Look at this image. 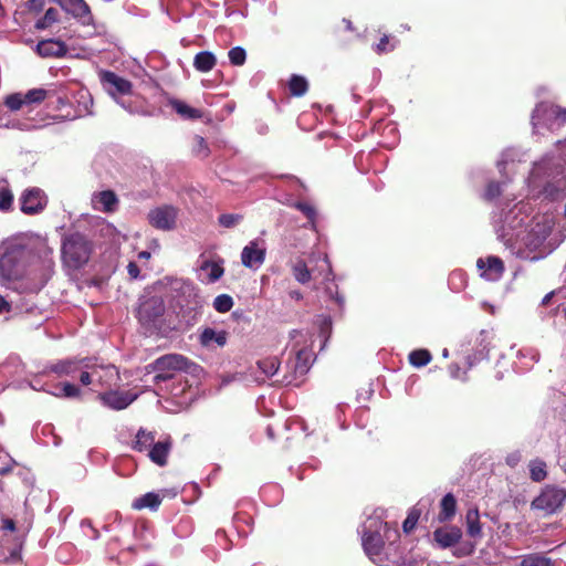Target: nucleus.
<instances>
[{
	"label": "nucleus",
	"instance_id": "obj_1",
	"mask_svg": "<svg viewBox=\"0 0 566 566\" xmlns=\"http://www.w3.org/2000/svg\"><path fill=\"white\" fill-rule=\"evenodd\" d=\"M92 252L93 243L83 233H70L62 241V262L71 270L82 269L90 261Z\"/></svg>",
	"mask_w": 566,
	"mask_h": 566
},
{
	"label": "nucleus",
	"instance_id": "obj_2",
	"mask_svg": "<svg viewBox=\"0 0 566 566\" xmlns=\"http://www.w3.org/2000/svg\"><path fill=\"white\" fill-rule=\"evenodd\" d=\"M189 367L187 357L180 354H167L160 356L151 364L146 366L148 373H155L154 385L171 380L179 371H185Z\"/></svg>",
	"mask_w": 566,
	"mask_h": 566
},
{
	"label": "nucleus",
	"instance_id": "obj_3",
	"mask_svg": "<svg viewBox=\"0 0 566 566\" xmlns=\"http://www.w3.org/2000/svg\"><path fill=\"white\" fill-rule=\"evenodd\" d=\"M384 537L388 543L380 551L379 557H374V563L379 566H405L403 549L398 543L400 533L388 523L384 524Z\"/></svg>",
	"mask_w": 566,
	"mask_h": 566
},
{
	"label": "nucleus",
	"instance_id": "obj_4",
	"mask_svg": "<svg viewBox=\"0 0 566 566\" xmlns=\"http://www.w3.org/2000/svg\"><path fill=\"white\" fill-rule=\"evenodd\" d=\"M532 124L534 127L559 128L566 124V108L552 102H541L533 109Z\"/></svg>",
	"mask_w": 566,
	"mask_h": 566
},
{
	"label": "nucleus",
	"instance_id": "obj_5",
	"mask_svg": "<svg viewBox=\"0 0 566 566\" xmlns=\"http://www.w3.org/2000/svg\"><path fill=\"white\" fill-rule=\"evenodd\" d=\"M25 249L21 245L8 248L0 258V275L7 281H17L23 276L22 260Z\"/></svg>",
	"mask_w": 566,
	"mask_h": 566
},
{
	"label": "nucleus",
	"instance_id": "obj_6",
	"mask_svg": "<svg viewBox=\"0 0 566 566\" xmlns=\"http://www.w3.org/2000/svg\"><path fill=\"white\" fill-rule=\"evenodd\" d=\"M566 501V489L557 485H546L538 496L532 501V509L553 514L562 509Z\"/></svg>",
	"mask_w": 566,
	"mask_h": 566
},
{
	"label": "nucleus",
	"instance_id": "obj_7",
	"mask_svg": "<svg viewBox=\"0 0 566 566\" xmlns=\"http://www.w3.org/2000/svg\"><path fill=\"white\" fill-rule=\"evenodd\" d=\"M20 210L28 216L42 212L48 205L45 192L36 187L25 189L20 198Z\"/></svg>",
	"mask_w": 566,
	"mask_h": 566
},
{
	"label": "nucleus",
	"instance_id": "obj_8",
	"mask_svg": "<svg viewBox=\"0 0 566 566\" xmlns=\"http://www.w3.org/2000/svg\"><path fill=\"white\" fill-rule=\"evenodd\" d=\"M99 80L104 88L109 95H129L133 92V84L127 78H124L112 71L103 70L99 72Z\"/></svg>",
	"mask_w": 566,
	"mask_h": 566
},
{
	"label": "nucleus",
	"instance_id": "obj_9",
	"mask_svg": "<svg viewBox=\"0 0 566 566\" xmlns=\"http://www.w3.org/2000/svg\"><path fill=\"white\" fill-rule=\"evenodd\" d=\"M177 212L170 206L153 209L148 213L149 223L159 230H171L176 224Z\"/></svg>",
	"mask_w": 566,
	"mask_h": 566
},
{
	"label": "nucleus",
	"instance_id": "obj_10",
	"mask_svg": "<svg viewBox=\"0 0 566 566\" xmlns=\"http://www.w3.org/2000/svg\"><path fill=\"white\" fill-rule=\"evenodd\" d=\"M99 400L108 408L123 410L127 408L136 398V395L129 391L109 390L98 395Z\"/></svg>",
	"mask_w": 566,
	"mask_h": 566
},
{
	"label": "nucleus",
	"instance_id": "obj_11",
	"mask_svg": "<svg viewBox=\"0 0 566 566\" xmlns=\"http://www.w3.org/2000/svg\"><path fill=\"white\" fill-rule=\"evenodd\" d=\"M172 449V439L170 436H166L163 440L154 441L150 449L148 450L149 460L156 465L163 468L168 464V458Z\"/></svg>",
	"mask_w": 566,
	"mask_h": 566
},
{
	"label": "nucleus",
	"instance_id": "obj_12",
	"mask_svg": "<svg viewBox=\"0 0 566 566\" xmlns=\"http://www.w3.org/2000/svg\"><path fill=\"white\" fill-rule=\"evenodd\" d=\"M476 266L482 270L481 275L489 281H497L502 277L505 266L502 259L490 255L485 260L478 259Z\"/></svg>",
	"mask_w": 566,
	"mask_h": 566
},
{
	"label": "nucleus",
	"instance_id": "obj_13",
	"mask_svg": "<svg viewBox=\"0 0 566 566\" xmlns=\"http://www.w3.org/2000/svg\"><path fill=\"white\" fill-rule=\"evenodd\" d=\"M229 333L224 329L217 331L212 327H203L199 334V344L208 349L221 348L228 343Z\"/></svg>",
	"mask_w": 566,
	"mask_h": 566
},
{
	"label": "nucleus",
	"instance_id": "obj_14",
	"mask_svg": "<svg viewBox=\"0 0 566 566\" xmlns=\"http://www.w3.org/2000/svg\"><path fill=\"white\" fill-rule=\"evenodd\" d=\"M311 357V352L307 349H300L293 360V377L285 376L281 382L284 385H292L294 381L298 380V378L303 377L310 370Z\"/></svg>",
	"mask_w": 566,
	"mask_h": 566
},
{
	"label": "nucleus",
	"instance_id": "obj_15",
	"mask_svg": "<svg viewBox=\"0 0 566 566\" xmlns=\"http://www.w3.org/2000/svg\"><path fill=\"white\" fill-rule=\"evenodd\" d=\"M462 531L458 526H443L433 532V538L441 548H449L459 543Z\"/></svg>",
	"mask_w": 566,
	"mask_h": 566
},
{
	"label": "nucleus",
	"instance_id": "obj_16",
	"mask_svg": "<svg viewBox=\"0 0 566 566\" xmlns=\"http://www.w3.org/2000/svg\"><path fill=\"white\" fill-rule=\"evenodd\" d=\"M36 53L42 57H63L67 53V46L61 40L46 39L36 44Z\"/></svg>",
	"mask_w": 566,
	"mask_h": 566
},
{
	"label": "nucleus",
	"instance_id": "obj_17",
	"mask_svg": "<svg viewBox=\"0 0 566 566\" xmlns=\"http://www.w3.org/2000/svg\"><path fill=\"white\" fill-rule=\"evenodd\" d=\"M265 250L258 248L255 241H251L247 247L243 248L241 253L242 264L247 268L259 266L264 262Z\"/></svg>",
	"mask_w": 566,
	"mask_h": 566
},
{
	"label": "nucleus",
	"instance_id": "obj_18",
	"mask_svg": "<svg viewBox=\"0 0 566 566\" xmlns=\"http://www.w3.org/2000/svg\"><path fill=\"white\" fill-rule=\"evenodd\" d=\"M385 544L382 535L378 532H365L363 535L364 551L373 562L374 557H379Z\"/></svg>",
	"mask_w": 566,
	"mask_h": 566
},
{
	"label": "nucleus",
	"instance_id": "obj_19",
	"mask_svg": "<svg viewBox=\"0 0 566 566\" xmlns=\"http://www.w3.org/2000/svg\"><path fill=\"white\" fill-rule=\"evenodd\" d=\"M168 105L182 118L196 120L202 118L203 114L200 109L189 106L181 99L169 98Z\"/></svg>",
	"mask_w": 566,
	"mask_h": 566
},
{
	"label": "nucleus",
	"instance_id": "obj_20",
	"mask_svg": "<svg viewBox=\"0 0 566 566\" xmlns=\"http://www.w3.org/2000/svg\"><path fill=\"white\" fill-rule=\"evenodd\" d=\"M163 502V497L155 492H148L137 499L132 503V507L134 510L140 511L144 509H149L150 511H157Z\"/></svg>",
	"mask_w": 566,
	"mask_h": 566
},
{
	"label": "nucleus",
	"instance_id": "obj_21",
	"mask_svg": "<svg viewBox=\"0 0 566 566\" xmlns=\"http://www.w3.org/2000/svg\"><path fill=\"white\" fill-rule=\"evenodd\" d=\"M457 513V500L452 493L446 494L440 502L439 522H448Z\"/></svg>",
	"mask_w": 566,
	"mask_h": 566
},
{
	"label": "nucleus",
	"instance_id": "obj_22",
	"mask_svg": "<svg viewBox=\"0 0 566 566\" xmlns=\"http://www.w3.org/2000/svg\"><path fill=\"white\" fill-rule=\"evenodd\" d=\"M155 438V432L139 428L132 443V449L137 452L148 451L151 444H154Z\"/></svg>",
	"mask_w": 566,
	"mask_h": 566
},
{
	"label": "nucleus",
	"instance_id": "obj_23",
	"mask_svg": "<svg viewBox=\"0 0 566 566\" xmlns=\"http://www.w3.org/2000/svg\"><path fill=\"white\" fill-rule=\"evenodd\" d=\"M217 64L214 54L210 51H201L193 57V67L202 73L210 72Z\"/></svg>",
	"mask_w": 566,
	"mask_h": 566
},
{
	"label": "nucleus",
	"instance_id": "obj_24",
	"mask_svg": "<svg viewBox=\"0 0 566 566\" xmlns=\"http://www.w3.org/2000/svg\"><path fill=\"white\" fill-rule=\"evenodd\" d=\"M94 200L102 205V211L112 213L118 206V198L113 190H103L94 196Z\"/></svg>",
	"mask_w": 566,
	"mask_h": 566
},
{
	"label": "nucleus",
	"instance_id": "obj_25",
	"mask_svg": "<svg viewBox=\"0 0 566 566\" xmlns=\"http://www.w3.org/2000/svg\"><path fill=\"white\" fill-rule=\"evenodd\" d=\"M467 533L471 537L482 536V526L480 523V515L478 509H470L465 515Z\"/></svg>",
	"mask_w": 566,
	"mask_h": 566
},
{
	"label": "nucleus",
	"instance_id": "obj_26",
	"mask_svg": "<svg viewBox=\"0 0 566 566\" xmlns=\"http://www.w3.org/2000/svg\"><path fill=\"white\" fill-rule=\"evenodd\" d=\"M528 469L530 478L534 482H542L547 478V464L541 459L531 460Z\"/></svg>",
	"mask_w": 566,
	"mask_h": 566
},
{
	"label": "nucleus",
	"instance_id": "obj_27",
	"mask_svg": "<svg viewBox=\"0 0 566 566\" xmlns=\"http://www.w3.org/2000/svg\"><path fill=\"white\" fill-rule=\"evenodd\" d=\"M292 273L301 284H307L312 280V271L307 268L304 260L300 259L293 264Z\"/></svg>",
	"mask_w": 566,
	"mask_h": 566
},
{
	"label": "nucleus",
	"instance_id": "obj_28",
	"mask_svg": "<svg viewBox=\"0 0 566 566\" xmlns=\"http://www.w3.org/2000/svg\"><path fill=\"white\" fill-rule=\"evenodd\" d=\"M289 90L292 96H303L308 90V83L304 76L293 74L289 81Z\"/></svg>",
	"mask_w": 566,
	"mask_h": 566
},
{
	"label": "nucleus",
	"instance_id": "obj_29",
	"mask_svg": "<svg viewBox=\"0 0 566 566\" xmlns=\"http://www.w3.org/2000/svg\"><path fill=\"white\" fill-rule=\"evenodd\" d=\"M60 19V13L57 11V9L55 8H49L44 15L42 18H40L35 24H34V28L36 30H45V29H49L51 28L54 23H56Z\"/></svg>",
	"mask_w": 566,
	"mask_h": 566
},
{
	"label": "nucleus",
	"instance_id": "obj_30",
	"mask_svg": "<svg viewBox=\"0 0 566 566\" xmlns=\"http://www.w3.org/2000/svg\"><path fill=\"white\" fill-rule=\"evenodd\" d=\"M409 363L413 367L420 368L428 365L431 359V353L428 349H415L409 354Z\"/></svg>",
	"mask_w": 566,
	"mask_h": 566
},
{
	"label": "nucleus",
	"instance_id": "obj_31",
	"mask_svg": "<svg viewBox=\"0 0 566 566\" xmlns=\"http://www.w3.org/2000/svg\"><path fill=\"white\" fill-rule=\"evenodd\" d=\"M259 369L266 376L272 377L274 376L279 368H280V360L277 357H266L264 359L259 360L258 363Z\"/></svg>",
	"mask_w": 566,
	"mask_h": 566
},
{
	"label": "nucleus",
	"instance_id": "obj_32",
	"mask_svg": "<svg viewBox=\"0 0 566 566\" xmlns=\"http://www.w3.org/2000/svg\"><path fill=\"white\" fill-rule=\"evenodd\" d=\"M56 391L54 392V396L59 398H80L81 397V389L71 384V382H63L57 385Z\"/></svg>",
	"mask_w": 566,
	"mask_h": 566
},
{
	"label": "nucleus",
	"instance_id": "obj_33",
	"mask_svg": "<svg viewBox=\"0 0 566 566\" xmlns=\"http://www.w3.org/2000/svg\"><path fill=\"white\" fill-rule=\"evenodd\" d=\"M201 270H208L210 269V273H209V281L210 282H216L218 280L221 279V276L223 275L224 273V269L222 266V261L220 262H214V261H205L202 264H201Z\"/></svg>",
	"mask_w": 566,
	"mask_h": 566
},
{
	"label": "nucleus",
	"instance_id": "obj_34",
	"mask_svg": "<svg viewBox=\"0 0 566 566\" xmlns=\"http://www.w3.org/2000/svg\"><path fill=\"white\" fill-rule=\"evenodd\" d=\"M97 368L99 370V375H102V382H99L102 386H111L119 379V374L115 366Z\"/></svg>",
	"mask_w": 566,
	"mask_h": 566
},
{
	"label": "nucleus",
	"instance_id": "obj_35",
	"mask_svg": "<svg viewBox=\"0 0 566 566\" xmlns=\"http://www.w3.org/2000/svg\"><path fill=\"white\" fill-rule=\"evenodd\" d=\"M14 196L8 187L0 188V211L11 212L13 210Z\"/></svg>",
	"mask_w": 566,
	"mask_h": 566
},
{
	"label": "nucleus",
	"instance_id": "obj_36",
	"mask_svg": "<svg viewBox=\"0 0 566 566\" xmlns=\"http://www.w3.org/2000/svg\"><path fill=\"white\" fill-rule=\"evenodd\" d=\"M48 95L49 92L44 88H32L24 94L23 101L27 102V105L40 104L48 97Z\"/></svg>",
	"mask_w": 566,
	"mask_h": 566
},
{
	"label": "nucleus",
	"instance_id": "obj_37",
	"mask_svg": "<svg viewBox=\"0 0 566 566\" xmlns=\"http://www.w3.org/2000/svg\"><path fill=\"white\" fill-rule=\"evenodd\" d=\"M233 306V300L228 294H220L213 301V307L219 313H227Z\"/></svg>",
	"mask_w": 566,
	"mask_h": 566
},
{
	"label": "nucleus",
	"instance_id": "obj_38",
	"mask_svg": "<svg viewBox=\"0 0 566 566\" xmlns=\"http://www.w3.org/2000/svg\"><path fill=\"white\" fill-rule=\"evenodd\" d=\"M230 63L234 66H241L245 63L247 53L241 46H234L228 52Z\"/></svg>",
	"mask_w": 566,
	"mask_h": 566
},
{
	"label": "nucleus",
	"instance_id": "obj_39",
	"mask_svg": "<svg viewBox=\"0 0 566 566\" xmlns=\"http://www.w3.org/2000/svg\"><path fill=\"white\" fill-rule=\"evenodd\" d=\"M24 98V94H21V93H14V94H10L6 97L4 99V105L10 109V111H19L23 105H27V102L23 101Z\"/></svg>",
	"mask_w": 566,
	"mask_h": 566
},
{
	"label": "nucleus",
	"instance_id": "obj_40",
	"mask_svg": "<svg viewBox=\"0 0 566 566\" xmlns=\"http://www.w3.org/2000/svg\"><path fill=\"white\" fill-rule=\"evenodd\" d=\"M78 369V364L74 361H61L53 367V371L59 375H73Z\"/></svg>",
	"mask_w": 566,
	"mask_h": 566
},
{
	"label": "nucleus",
	"instance_id": "obj_41",
	"mask_svg": "<svg viewBox=\"0 0 566 566\" xmlns=\"http://www.w3.org/2000/svg\"><path fill=\"white\" fill-rule=\"evenodd\" d=\"M395 48H396L395 43L390 42V36L387 34H382L379 42L377 44H375L373 49L378 55H381V54L394 51Z\"/></svg>",
	"mask_w": 566,
	"mask_h": 566
},
{
	"label": "nucleus",
	"instance_id": "obj_42",
	"mask_svg": "<svg viewBox=\"0 0 566 566\" xmlns=\"http://www.w3.org/2000/svg\"><path fill=\"white\" fill-rule=\"evenodd\" d=\"M243 219L242 214L238 213H223L218 218V222L220 226L224 228H232L237 226Z\"/></svg>",
	"mask_w": 566,
	"mask_h": 566
},
{
	"label": "nucleus",
	"instance_id": "obj_43",
	"mask_svg": "<svg viewBox=\"0 0 566 566\" xmlns=\"http://www.w3.org/2000/svg\"><path fill=\"white\" fill-rule=\"evenodd\" d=\"M102 382V375H99V370L96 366L92 368V371H81L80 381L84 386H88L94 382V380Z\"/></svg>",
	"mask_w": 566,
	"mask_h": 566
},
{
	"label": "nucleus",
	"instance_id": "obj_44",
	"mask_svg": "<svg viewBox=\"0 0 566 566\" xmlns=\"http://www.w3.org/2000/svg\"><path fill=\"white\" fill-rule=\"evenodd\" d=\"M420 517V511L418 509H412L406 520L402 523V528L405 533H410L417 525Z\"/></svg>",
	"mask_w": 566,
	"mask_h": 566
},
{
	"label": "nucleus",
	"instance_id": "obj_45",
	"mask_svg": "<svg viewBox=\"0 0 566 566\" xmlns=\"http://www.w3.org/2000/svg\"><path fill=\"white\" fill-rule=\"evenodd\" d=\"M521 566H551V562L548 558L544 556L531 554L524 557V559L521 563Z\"/></svg>",
	"mask_w": 566,
	"mask_h": 566
},
{
	"label": "nucleus",
	"instance_id": "obj_46",
	"mask_svg": "<svg viewBox=\"0 0 566 566\" xmlns=\"http://www.w3.org/2000/svg\"><path fill=\"white\" fill-rule=\"evenodd\" d=\"M501 185L497 181H491L488 184L484 197L488 200H493L501 195Z\"/></svg>",
	"mask_w": 566,
	"mask_h": 566
},
{
	"label": "nucleus",
	"instance_id": "obj_47",
	"mask_svg": "<svg viewBox=\"0 0 566 566\" xmlns=\"http://www.w3.org/2000/svg\"><path fill=\"white\" fill-rule=\"evenodd\" d=\"M295 208L300 210L308 220L313 221L315 219L316 212L311 205L306 202H296Z\"/></svg>",
	"mask_w": 566,
	"mask_h": 566
},
{
	"label": "nucleus",
	"instance_id": "obj_48",
	"mask_svg": "<svg viewBox=\"0 0 566 566\" xmlns=\"http://www.w3.org/2000/svg\"><path fill=\"white\" fill-rule=\"evenodd\" d=\"M474 545L471 544V543H467L464 545H461L459 547H457L454 551H453V555L455 557H465V556H469L471 555L473 552H474Z\"/></svg>",
	"mask_w": 566,
	"mask_h": 566
},
{
	"label": "nucleus",
	"instance_id": "obj_49",
	"mask_svg": "<svg viewBox=\"0 0 566 566\" xmlns=\"http://www.w3.org/2000/svg\"><path fill=\"white\" fill-rule=\"evenodd\" d=\"M46 0H28L25 6L30 12L39 13L45 7Z\"/></svg>",
	"mask_w": 566,
	"mask_h": 566
},
{
	"label": "nucleus",
	"instance_id": "obj_50",
	"mask_svg": "<svg viewBox=\"0 0 566 566\" xmlns=\"http://www.w3.org/2000/svg\"><path fill=\"white\" fill-rule=\"evenodd\" d=\"M1 522H2V524H1L2 531L14 532L17 530L15 522L12 518L3 517L1 520Z\"/></svg>",
	"mask_w": 566,
	"mask_h": 566
},
{
	"label": "nucleus",
	"instance_id": "obj_51",
	"mask_svg": "<svg viewBox=\"0 0 566 566\" xmlns=\"http://www.w3.org/2000/svg\"><path fill=\"white\" fill-rule=\"evenodd\" d=\"M127 273L130 279H137L139 276L140 270L136 262H129L127 265Z\"/></svg>",
	"mask_w": 566,
	"mask_h": 566
},
{
	"label": "nucleus",
	"instance_id": "obj_52",
	"mask_svg": "<svg viewBox=\"0 0 566 566\" xmlns=\"http://www.w3.org/2000/svg\"><path fill=\"white\" fill-rule=\"evenodd\" d=\"M195 142H196L197 146L199 147V151L202 150L203 155L207 156L209 153V149H208L205 138L197 135V136H195Z\"/></svg>",
	"mask_w": 566,
	"mask_h": 566
},
{
	"label": "nucleus",
	"instance_id": "obj_53",
	"mask_svg": "<svg viewBox=\"0 0 566 566\" xmlns=\"http://www.w3.org/2000/svg\"><path fill=\"white\" fill-rule=\"evenodd\" d=\"M11 310L9 302L0 295V314L8 313Z\"/></svg>",
	"mask_w": 566,
	"mask_h": 566
},
{
	"label": "nucleus",
	"instance_id": "obj_54",
	"mask_svg": "<svg viewBox=\"0 0 566 566\" xmlns=\"http://www.w3.org/2000/svg\"><path fill=\"white\" fill-rule=\"evenodd\" d=\"M554 294H555V292H554V291H552V292L547 293V294L543 297V300H542V305H544V306L548 305V304H549V302H551V300L553 298Z\"/></svg>",
	"mask_w": 566,
	"mask_h": 566
},
{
	"label": "nucleus",
	"instance_id": "obj_55",
	"mask_svg": "<svg viewBox=\"0 0 566 566\" xmlns=\"http://www.w3.org/2000/svg\"><path fill=\"white\" fill-rule=\"evenodd\" d=\"M290 296L297 301L303 298V295L300 291H291Z\"/></svg>",
	"mask_w": 566,
	"mask_h": 566
},
{
	"label": "nucleus",
	"instance_id": "obj_56",
	"mask_svg": "<svg viewBox=\"0 0 566 566\" xmlns=\"http://www.w3.org/2000/svg\"><path fill=\"white\" fill-rule=\"evenodd\" d=\"M517 461L518 457L515 455H511L506 459L507 464H510L511 467L515 465Z\"/></svg>",
	"mask_w": 566,
	"mask_h": 566
},
{
	"label": "nucleus",
	"instance_id": "obj_57",
	"mask_svg": "<svg viewBox=\"0 0 566 566\" xmlns=\"http://www.w3.org/2000/svg\"><path fill=\"white\" fill-rule=\"evenodd\" d=\"M149 256H150V253L147 252V251H143V252L139 253V258H146L147 259Z\"/></svg>",
	"mask_w": 566,
	"mask_h": 566
},
{
	"label": "nucleus",
	"instance_id": "obj_58",
	"mask_svg": "<svg viewBox=\"0 0 566 566\" xmlns=\"http://www.w3.org/2000/svg\"><path fill=\"white\" fill-rule=\"evenodd\" d=\"M455 367L457 368V371L460 370V367L457 366V365H452L451 368Z\"/></svg>",
	"mask_w": 566,
	"mask_h": 566
},
{
	"label": "nucleus",
	"instance_id": "obj_59",
	"mask_svg": "<svg viewBox=\"0 0 566 566\" xmlns=\"http://www.w3.org/2000/svg\"><path fill=\"white\" fill-rule=\"evenodd\" d=\"M6 472H7V470H0V474H3Z\"/></svg>",
	"mask_w": 566,
	"mask_h": 566
}]
</instances>
